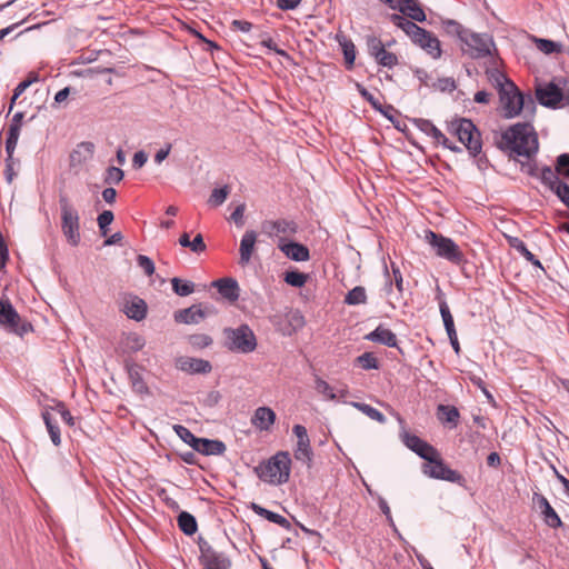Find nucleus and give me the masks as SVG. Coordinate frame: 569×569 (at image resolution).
I'll return each instance as SVG.
<instances>
[{"instance_id": "e2e57ef3", "label": "nucleus", "mask_w": 569, "mask_h": 569, "mask_svg": "<svg viewBox=\"0 0 569 569\" xmlns=\"http://www.w3.org/2000/svg\"><path fill=\"white\" fill-rule=\"evenodd\" d=\"M556 170L559 174L569 178V153H562L558 156Z\"/></svg>"}, {"instance_id": "8fccbe9b", "label": "nucleus", "mask_w": 569, "mask_h": 569, "mask_svg": "<svg viewBox=\"0 0 569 569\" xmlns=\"http://www.w3.org/2000/svg\"><path fill=\"white\" fill-rule=\"evenodd\" d=\"M356 363L365 370L379 368V361L372 352H363L356 358Z\"/></svg>"}, {"instance_id": "5fc2aeb1", "label": "nucleus", "mask_w": 569, "mask_h": 569, "mask_svg": "<svg viewBox=\"0 0 569 569\" xmlns=\"http://www.w3.org/2000/svg\"><path fill=\"white\" fill-rule=\"evenodd\" d=\"M487 76L489 80L497 87L498 92L501 87H505V83H512L501 71L498 69H488Z\"/></svg>"}, {"instance_id": "9b49d317", "label": "nucleus", "mask_w": 569, "mask_h": 569, "mask_svg": "<svg viewBox=\"0 0 569 569\" xmlns=\"http://www.w3.org/2000/svg\"><path fill=\"white\" fill-rule=\"evenodd\" d=\"M450 134L458 138L459 142H480V133L475 123L467 118H458L448 124Z\"/></svg>"}, {"instance_id": "1a4fd4ad", "label": "nucleus", "mask_w": 569, "mask_h": 569, "mask_svg": "<svg viewBox=\"0 0 569 569\" xmlns=\"http://www.w3.org/2000/svg\"><path fill=\"white\" fill-rule=\"evenodd\" d=\"M200 561L204 569H230L231 560L222 551L214 549L207 540L199 538Z\"/></svg>"}, {"instance_id": "052dcab7", "label": "nucleus", "mask_w": 569, "mask_h": 569, "mask_svg": "<svg viewBox=\"0 0 569 569\" xmlns=\"http://www.w3.org/2000/svg\"><path fill=\"white\" fill-rule=\"evenodd\" d=\"M552 192L559 198V200L569 208V184L561 181Z\"/></svg>"}, {"instance_id": "423d86ee", "label": "nucleus", "mask_w": 569, "mask_h": 569, "mask_svg": "<svg viewBox=\"0 0 569 569\" xmlns=\"http://www.w3.org/2000/svg\"><path fill=\"white\" fill-rule=\"evenodd\" d=\"M467 49L465 52L472 59L487 58L496 51L493 38L488 33H478L469 30L462 42Z\"/></svg>"}, {"instance_id": "c85d7f7f", "label": "nucleus", "mask_w": 569, "mask_h": 569, "mask_svg": "<svg viewBox=\"0 0 569 569\" xmlns=\"http://www.w3.org/2000/svg\"><path fill=\"white\" fill-rule=\"evenodd\" d=\"M123 311L128 318L141 321L147 316V303L144 300L134 297L126 302Z\"/></svg>"}, {"instance_id": "4be33fe9", "label": "nucleus", "mask_w": 569, "mask_h": 569, "mask_svg": "<svg viewBox=\"0 0 569 569\" xmlns=\"http://www.w3.org/2000/svg\"><path fill=\"white\" fill-rule=\"evenodd\" d=\"M276 421V413L269 407H259L256 409L251 423L260 431H269Z\"/></svg>"}, {"instance_id": "f03ea898", "label": "nucleus", "mask_w": 569, "mask_h": 569, "mask_svg": "<svg viewBox=\"0 0 569 569\" xmlns=\"http://www.w3.org/2000/svg\"><path fill=\"white\" fill-rule=\"evenodd\" d=\"M498 93L506 118H513L525 109L532 113L536 109L531 94L525 96L513 82L505 83V87H501Z\"/></svg>"}, {"instance_id": "dca6fc26", "label": "nucleus", "mask_w": 569, "mask_h": 569, "mask_svg": "<svg viewBox=\"0 0 569 569\" xmlns=\"http://www.w3.org/2000/svg\"><path fill=\"white\" fill-rule=\"evenodd\" d=\"M412 42L423 49L433 59L441 57L440 41L430 31L421 28Z\"/></svg>"}, {"instance_id": "0eeeda50", "label": "nucleus", "mask_w": 569, "mask_h": 569, "mask_svg": "<svg viewBox=\"0 0 569 569\" xmlns=\"http://www.w3.org/2000/svg\"><path fill=\"white\" fill-rule=\"evenodd\" d=\"M536 99L546 108L558 109L565 106L567 90H562L553 81L541 83L536 87Z\"/></svg>"}, {"instance_id": "4d7b16f0", "label": "nucleus", "mask_w": 569, "mask_h": 569, "mask_svg": "<svg viewBox=\"0 0 569 569\" xmlns=\"http://www.w3.org/2000/svg\"><path fill=\"white\" fill-rule=\"evenodd\" d=\"M520 163L521 171L529 174L530 177L538 178L539 176V169L536 160L533 158L526 159L525 161L518 160Z\"/></svg>"}, {"instance_id": "72a5a7b5", "label": "nucleus", "mask_w": 569, "mask_h": 569, "mask_svg": "<svg viewBox=\"0 0 569 569\" xmlns=\"http://www.w3.org/2000/svg\"><path fill=\"white\" fill-rule=\"evenodd\" d=\"M179 529L187 536H192L198 529L194 516L188 511H181L177 518Z\"/></svg>"}, {"instance_id": "680f3d73", "label": "nucleus", "mask_w": 569, "mask_h": 569, "mask_svg": "<svg viewBox=\"0 0 569 569\" xmlns=\"http://www.w3.org/2000/svg\"><path fill=\"white\" fill-rule=\"evenodd\" d=\"M137 263L147 276H152L154 273V262L149 257L144 254H138Z\"/></svg>"}, {"instance_id": "ea45409f", "label": "nucleus", "mask_w": 569, "mask_h": 569, "mask_svg": "<svg viewBox=\"0 0 569 569\" xmlns=\"http://www.w3.org/2000/svg\"><path fill=\"white\" fill-rule=\"evenodd\" d=\"M367 302V292L365 287L357 286L345 297V303L349 306H358Z\"/></svg>"}, {"instance_id": "7ed1b4c3", "label": "nucleus", "mask_w": 569, "mask_h": 569, "mask_svg": "<svg viewBox=\"0 0 569 569\" xmlns=\"http://www.w3.org/2000/svg\"><path fill=\"white\" fill-rule=\"evenodd\" d=\"M61 230L67 242L77 247L80 243V214L66 194H60Z\"/></svg>"}, {"instance_id": "c9c22d12", "label": "nucleus", "mask_w": 569, "mask_h": 569, "mask_svg": "<svg viewBox=\"0 0 569 569\" xmlns=\"http://www.w3.org/2000/svg\"><path fill=\"white\" fill-rule=\"evenodd\" d=\"M403 2L402 14L408 16L413 21H426V13L417 0H403Z\"/></svg>"}, {"instance_id": "f257e3e1", "label": "nucleus", "mask_w": 569, "mask_h": 569, "mask_svg": "<svg viewBox=\"0 0 569 569\" xmlns=\"http://www.w3.org/2000/svg\"><path fill=\"white\" fill-rule=\"evenodd\" d=\"M257 477L272 486L287 483L290 478L291 458L288 451H278L268 460L261 461L253 468Z\"/></svg>"}, {"instance_id": "2f4dec72", "label": "nucleus", "mask_w": 569, "mask_h": 569, "mask_svg": "<svg viewBox=\"0 0 569 569\" xmlns=\"http://www.w3.org/2000/svg\"><path fill=\"white\" fill-rule=\"evenodd\" d=\"M416 127L425 132L428 137H432L437 142H449L442 132L429 120L416 119L413 120Z\"/></svg>"}, {"instance_id": "aec40b11", "label": "nucleus", "mask_w": 569, "mask_h": 569, "mask_svg": "<svg viewBox=\"0 0 569 569\" xmlns=\"http://www.w3.org/2000/svg\"><path fill=\"white\" fill-rule=\"evenodd\" d=\"M500 150L515 160H519L518 157L526 159L535 158L539 151V144H497Z\"/></svg>"}, {"instance_id": "a18cd8bd", "label": "nucleus", "mask_w": 569, "mask_h": 569, "mask_svg": "<svg viewBox=\"0 0 569 569\" xmlns=\"http://www.w3.org/2000/svg\"><path fill=\"white\" fill-rule=\"evenodd\" d=\"M283 280L287 284L291 287L302 288L308 280V274L300 272L296 269L289 270L284 273Z\"/></svg>"}, {"instance_id": "338daca9", "label": "nucleus", "mask_w": 569, "mask_h": 569, "mask_svg": "<svg viewBox=\"0 0 569 569\" xmlns=\"http://www.w3.org/2000/svg\"><path fill=\"white\" fill-rule=\"evenodd\" d=\"M190 343L197 348H206L212 343V339L208 335L203 333L193 335L190 337Z\"/></svg>"}, {"instance_id": "393cba45", "label": "nucleus", "mask_w": 569, "mask_h": 569, "mask_svg": "<svg viewBox=\"0 0 569 569\" xmlns=\"http://www.w3.org/2000/svg\"><path fill=\"white\" fill-rule=\"evenodd\" d=\"M212 286L218 289V292L230 301H236L239 298V284L232 278H221L212 282Z\"/></svg>"}, {"instance_id": "de8ad7c7", "label": "nucleus", "mask_w": 569, "mask_h": 569, "mask_svg": "<svg viewBox=\"0 0 569 569\" xmlns=\"http://www.w3.org/2000/svg\"><path fill=\"white\" fill-rule=\"evenodd\" d=\"M173 430L184 443L194 450V447L197 446L200 438L196 437L187 427L182 425H174Z\"/></svg>"}, {"instance_id": "58836bf2", "label": "nucleus", "mask_w": 569, "mask_h": 569, "mask_svg": "<svg viewBox=\"0 0 569 569\" xmlns=\"http://www.w3.org/2000/svg\"><path fill=\"white\" fill-rule=\"evenodd\" d=\"M538 178L540 179L541 183L548 187L551 191L553 190V188H556V186H558L561 182V180L558 177L557 170H552L551 167L549 166H545L541 168Z\"/></svg>"}, {"instance_id": "e433bc0d", "label": "nucleus", "mask_w": 569, "mask_h": 569, "mask_svg": "<svg viewBox=\"0 0 569 569\" xmlns=\"http://www.w3.org/2000/svg\"><path fill=\"white\" fill-rule=\"evenodd\" d=\"M46 428L50 435V439L54 446H59L61 443L60 437V428L56 421H53L48 409H44L41 413Z\"/></svg>"}, {"instance_id": "f3484780", "label": "nucleus", "mask_w": 569, "mask_h": 569, "mask_svg": "<svg viewBox=\"0 0 569 569\" xmlns=\"http://www.w3.org/2000/svg\"><path fill=\"white\" fill-rule=\"evenodd\" d=\"M207 316V309L201 305H192L189 308L180 309L174 312V320L179 323L197 325L202 321Z\"/></svg>"}, {"instance_id": "bf43d9fd", "label": "nucleus", "mask_w": 569, "mask_h": 569, "mask_svg": "<svg viewBox=\"0 0 569 569\" xmlns=\"http://www.w3.org/2000/svg\"><path fill=\"white\" fill-rule=\"evenodd\" d=\"M376 61L380 66L389 68V69H392L399 62L398 57L395 53L389 52L387 50H385V52L378 59H376Z\"/></svg>"}, {"instance_id": "864d4df0", "label": "nucleus", "mask_w": 569, "mask_h": 569, "mask_svg": "<svg viewBox=\"0 0 569 569\" xmlns=\"http://www.w3.org/2000/svg\"><path fill=\"white\" fill-rule=\"evenodd\" d=\"M509 246L519 252L526 260L532 259V252L528 250L526 243L518 237H507Z\"/></svg>"}, {"instance_id": "3c124183", "label": "nucleus", "mask_w": 569, "mask_h": 569, "mask_svg": "<svg viewBox=\"0 0 569 569\" xmlns=\"http://www.w3.org/2000/svg\"><path fill=\"white\" fill-rule=\"evenodd\" d=\"M229 192H230V190H229L228 186H223L222 188L213 189L208 199V203L212 207L221 206L228 198Z\"/></svg>"}, {"instance_id": "6e6d98bb", "label": "nucleus", "mask_w": 569, "mask_h": 569, "mask_svg": "<svg viewBox=\"0 0 569 569\" xmlns=\"http://www.w3.org/2000/svg\"><path fill=\"white\" fill-rule=\"evenodd\" d=\"M315 389L317 390V392L323 395L329 400L336 399V393L333 392L332 387L327 381L319 377L316 378Z\"/></svg>"}, {"instance_id": "ddd939ff", "label": "nucleus", "mask_w": 569, "mask_h": 569, "mask_svg": "<svg viewBox=\"0 0 569 569\" xmlns=\"http://www.w3.org/2000/svg\"><path fill=\"white\" fill-rule=\"evenodd\" d=\"M261 229L264 234L270 238L279 237L280 234H296L298 232V224L292 219H277L264 220L261 223Z\"/></svg>"}, {"instance_id": "4468645a", "label": "nucleus", "mask_w": 569, "mask_h": 569, "mask_svg": "<svg viewBox=\"0 0 569 569\" xmlns=\"http://www.w3.org/2000/svg\"><path fill=\"white\" fill-rule=\"evenodd\" d=\"M401 439L407 448L426 461L431 460V457L437 455L438 450L435 447L416 435L403 431Z\"/></svg>"}, {"instance_id": "412c9836", "label": "nucleus", "mask_w": 569, "mask_h": 569, "mask_svg": "<svg viewBox=\"0 0 569 569\" xmlns=\"http://www.w3.org/2000/svg\"><path fill=\"white\" fill-rule=\"evenodd\" d=\"M365 339L375 343L387 346L389 348H398L397 336L382 325H379L375 330L369 332Z\"/></svg>"}, {"instance_id": "39448f33", "label": "nucleus", "mask_w": 569, "mask_h": 569, "mask_svg": "<svg viewBox=\"0 0 569 569\" xmlns=\"http://www.w3.org/2000/svg\"><path fill=\"white\" fill-rule=\"evenodd\" d=\"M224 346L233 352L250 353L257 348V338L252 329L243 323L237 328H226Z\"/></svg>"}, {"instance_id": "4c0bfd02", "label": "nucleus", "mask_w": 569, "mask_h": 569, "mask_svg": "<svg viewBox=\"0 0 569 569\" xmlns=\"http://www.w3.org/2000/svg\"><path fill=\"white\" fill-rule=\"evenodd\" d=\"M438 415L442 422L451 423L453 427L457 426L460 417L459 410L455 406L449 405H439Z\"/></svg>"}, {"instance_id": "37998d69", "label": "nucleus", "mask_w": 569, "mask_h": 569, "mask_svg": "<svg viewBox=\"0 0 569 569\" xmlns=\"http://www.w3.org/2000/svg\"><path fill=\"white\" fill-rule=\"evenodd\" d=\"M536 47L545 54L562 52L563 47L560 42H556L549 39L535 38Z\"/></svg>"}, {"instance_id": "2eb2a0df", "label": "nucleus", "mask_w": 569, "mask_h": 569, "mask_svg": "<svg viewBox=\"0 0 569 569\" xmlns=\"http://www.w3.org/2000/svg\"><path fill=\"white\" fill-rule=\"evenodd\" d=\"M278 249L290 260L297 262L308 261L310 259V251L307 246L292 241L286 240L282 237H279L278 240Z\"/></svg>"}, {"instance_id": "0e129e2a", "label": "nucleus", "mask_w": 569, "mask_h": 569, "mask_svg": "<svg viewBox=\"0 0 569 569\" xmlns=\"http://www.w3.org/2000/svg\"><path fill=\"white\" fill-rule=\"evenodd\" d=\"M146 345L143 337L137 333H131L127 338V346L132 351L141 350Z\"/></svg>"}, {"instance_id": "f8f14e48", "label": "nucleus", "mask_w": 569, "mask_h": 569, "mask_svg": "<svg viewBox=\"0 0 569 569\" xmlns=\"http://www.w3.org/2000/svg\"><path fill=\"white\" fill-rule=\"evenodd\" d=\"M532 503L535 508L539 511L543 522L546 526L552 529H558L563 527V522L559 515L556 512L553 507L550 505L548 499L538 492H533L532 495Z\"/></svg>"}, {"instance_id": "9d476101", "label": "nucleus", "mask_w": 569, "mask_h": 569, "mask_svg": "<svg viewBox=\"0 0 569 569\" xmlns=\"http://www.w3.org/2000/svg\"><path fill=\"white\" fill-rule=\"evenodd\" d=\"M500 142H538V134L530 122H517L500 133Z\"/></svg>"}, {"instance_id": "13d9d810", "label": "nucleus", "mask_w": 569, "mask_h": 569, "mask_svg": "<svg viewBox=\"0 0 569 569\" xmlns=\"http://www.w3.org/2000/svg\"><path fill=\"white\" fill-rule=\"evenodd\" d=\"M441 480H445V481H448V482H451V483H456V485H459L461 487H463L465 483H466L465 477L460 472H458L457 470H453V469H451L449 467L445 471V476L442 477Z\"/></svg>"}, {"instance_id": "bb28decb", "label": "nucleus", "mask_w": 569, "mask_h": 569, "mask_svg": "<svg viewBox=\"0 0 569 569\" xmlns=\"http://www.w3.org/2000/svg\"><path fill=\"white\" fill-rule=\"evenodd\" d=\"M336 40L339 43V46L341 47V49H342L346 68L348 70H351L353 68L355 60H356V46H355V43L352 42L351 39H349L343 33H337L336 34Z\"/></svg>"}, {"instance_id": "b1692460", "label": "nucleus", "mask_w": 569, "mask_h": 569, "mask_svg": "<svg viewBox=\"0 0 569 569\" xmlns=\"http://www.w3.org/2000/svg\"><path fill=\"white\" fill-rule=\"evenodd\" d=\"M227 447L223 441L218 439L200 438L194 451L204 456H220L223 455Z\"/></svg>"}, {"instance_id": "5701e85b", "label": "nucleus", "mask_w": 569, "mask_h": 569, "mask_svg": "<svg viewBox=\"0 0 569 569\" xmlns=\"http://www.w3.org/2000/svg\"><path fill=\"white\" fill-rule=\"evenodd\" d=\"M256 241H257L256 231L247 230L242 234V238L240 240V248H239V253H240L239 264L240 266L244 267L250 262L252 252L254 250Z\"/></svg>"}, {"instance_id": "69168bd1", "label": "nucleus", "mask_w": 569, "mask_h": 569, "mask_svg": "<svg viewBox=\"0 0 569 569\" xmlns=\"http://www.w3.org/2000/svg\"><path fill=\"white\" fill-rule=\"evenodd\" d=\"M435 87L442 92H451L456 89L457 86L453 78L447 77L438 79L437 83H435Z\"/></svg>"}, {"instance_id": "6e6552de", "label": "nucleus", "mask_w": 569, "mask_h": 569, "mask_svg": "<svg viewBox=\"0 0 569 569\" xmlns=\"http://www.w3.org/2000/svg\"><path fill=\"white\" fill-rule=\"evenodd\" d=\"M0 326L20 337L32 330L30 323L21 322L19 313L8 300H0Z\"/></svg>"}, {"instance_id": "f704fd0d", "label": "nucleus", "mask_w": 569, "mask_h": 569, "mask_svg": "<svg viewBox=\"0 0 569 569\" xmlns=\"http://www.w3.org/2000/svg\"><path fill=\"white\" fill-rule=\"evenodd\" d=\"M442 28L448 36L457 37L461 42L468 36L470 29L465 28L461 23L452 19L441 21Z\"/></svg>"}, {"instance_id": "473e14b6", "label": "nucleus", "mask_w": 569, "mask_h": 569, "mask_svg": "<svg viewBox=\"0 0 569 569\" xmlns=\"http://www.w3.org/2000/svg\"><path fill=\"white\" fill-rule=\"evenodd\" d=\"M293 455L298 461H301V462L310 466L312 457H313V451H312V448L310 445V438H305L303 440L302 439L297 440V447L295 449Z\"/></svg>"}, {"instance_id": "c756f323", "label": "nucleus", "mask_w": 569, "mask_h": 569, "mask_svg": "<svg viewBox=\"0 0 569 569\" xmlns=\"http://www.w3.org/2000/svg\"><path fill=\"white\" fill-rule=\"evenodd\" d=\"M390 20L396 27L401 29L411 39V41H413L417 33L421 30V27L416 24L413 20H408L398 13H392L390 16Z\"/></svg>"}, {"instance_id": "a878e982", "label": "nucleus", "mask_w": 569, "mask_h": 569, "mask_svg": "<svg viewBox=\"0 0 569 569\" xmlns=\"http://www.w3.org/2000/svg\"><path fill=\"white\" fill-rule=\"evenodd\" d=\"M126 369L133 391L140 395L149 393V388L140 373V367L134 362L126 361Z\"/></svg>"}, {"instance_id": "09e8293b", "label": "nucleus", "mask_w": 569, "mask_h": 569, "mask_svg": "<svg viewBox=\"0 0 569 569\" xmlns=\"http://www.w3.org/2000/svg\"><path fill=\"white\" fill-rule=\"evenodd\" d=\"M366 44L369 54L375 59H378L386 50L382 41L376 36H367Z\"/></svg>"}, {"instance_id": "49530a36", "label": "nucleus", "mask_w": 569, "mask_h": 569, "mask_svg": "<svg viewBox=\"0 0 569 569\" xmlns=\"http://www.w3.org/2000/svg\"><path fill=\"white\" fill-rule=\"evenodd\" d=\"M124 172L121 168L109 166L103 174V182L108 186L118 184L123 180Z\"/></svg>"}, {"instance_id": "603ef678", "label": "nucleus", "mask_w": 569, "mask_h": 569, "mask_svg": "<svg viewBox=\"0 0 569 569\" xmlns=\"http://www.w3.org/2000/svg\"><path fill=\"white\" fill-rule=\"evenodd\" d=\"M113 219H114V214L110 210H104L98 216L97 222H98L99 230H100V233L102 237L107 236L109 226L111 224Z\"/></svg>"}, {"instance_id": "6ab92c4d", "label": "nucleus", "mask_w": 569, "mask_h": 569, "mask_svg": "<svg viewBox=\"0 0 569 569\" xmlns=\"http://www.w3.org/2000/svg\"><path fill=\"white\" fill-rule=\"evenodd\" d=\"M94 153V144H78L69 156L70 169L76 173L82 168V166L89 161Z\"/></svg>"}, {"instance_id": "774afa93", "label": "nucleus", "mask_w": 569, "mask_h": 569, "mask_svg": "<svg viewBox=\"0 0 569 569\" xmlns=\"http://www.w3.org/2000/svg\"><path fill=\"white\" fill-rule=\"evenodd\" d=\"M266 519L268 521H270V522L279 525L280 527H282L286 530H290L291 529V523L289 522V520L287 518H284L283 516H281V515H279L277 512H273L271 510H270V512H269V515L267 516Z\"/></svg>"}, {"instance_id": "7c9ffc66", "label": "nucleus", "mask_w": 569, "mask_h": 569, "mask_svg": "<svg viewBox=\"0 0 569 569\" xmlns=\"http://www.w3.org/2000/svg\"><path fill=\"white\" fill-rule=\"evenodd\" d=\"M428 462L429 465L423 466V472L430 478L441 480L448 466L440 458L439 452L437 451V455L432 456Z\"/></svg>"}, {"instance_id": "a211bd4d", "label": "nucleus", "mask_w": 569, "mask_h": 569, "mask_svg": "<svg viewBox=\"0 0 569 569\" xmlns=\"http://www.w3.org/2000/svg\"><path fill=\"white\" fill-rule=\"evenodd\" d=\"M177 368L188 373H209L212 370V366L208 360L191 357L179 358Z\"/></svg>"}, {"instance_id": "a19ab883", "label": "nucleus", "mask_w": 569, "mask_h": 569, "mask_svg": "<svg viewBox=\"0 0 569 569\" xmlns=\"http://www.w3.org/2000/svg\"><path fill=\"white\" fill-rule=\"evenodd\" d=\"M466 147V153L469 159H476V163L479 169H483L487 167L488 160L485 154H482V144H463Z\"/></svg>"}, {"instance_id": "20e7f679", "label": "nucleus", "mask_w": 569, "mask_h": 569, "mask_svg": "<svg viewBox=\"0 0 569 569\" xmlns=\"http://www.w3.org/2000/svg\"><path fill=\"white\" fill-rule=\"evenodd\" d=\"M425 241L435 250L438 257L455 264H460L465 261L462 251L451 238L445 237L432 230H426Z\"/></svg>"}, {"instance_id": "c03bdc74", "label": "nucleus", "mask_w": 569, "mask_h": 569, "mask_svg": "<svg viewBox=\"0 0 569 569\" xmlns=\"http://www.w3.org/2000/svg\"><path fill=\"white\" fill-rule=\"evenodd\" d=\"M172 290L180 297H187L194 291V283L189 280H181L180 278L171 279Z\"/></svg>"}, {"instance_id": "79ce46f5", "label": "nucleus", "mask_w": 569, "mask_h": 569, "mask_svg": "<svg viewBox=\"0 0 569 569\" xmlns=\"http://www.w3.org/2000/svg\"><path fill=\"white\" fill-rule=\"evenodd\" d=\"M351 405L358 410H360L362 413H365L367 417L379 423H385L387 421L386 416L378 409L371 407L370 405L363 402H351Z\"/></svg>"}, {"instance_id": "cd10ccee", "label": "nucleus", "mask_w": 569, "mask_h": 569, "mask_svg": "<svg viewBox=\"0 0 569 569\" xmlns=\"http://www.w3.org/2000/svg\"><path fill=\"white\" fill-rule=\"evenodd\" d=\"M436 298L439 301V311H440V315H441V318L443 321L446 332H447V335L448 333L452 335L453 332H456L453 317H452L449 306L443 297V292L439 286H437V297Z\"/></svg>"}]
</instances>
